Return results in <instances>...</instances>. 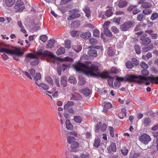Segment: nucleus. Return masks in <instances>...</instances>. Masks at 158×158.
<instances>
[{
  "mask_svg": "<svg viewBox=\"0 0 158 158\" xmlns=\"http://www.w3.org/2000/svg\"><path fill=\"white\" fill-rule=\"evenodd\" d=\"M100 139H99L97 138H95L94 145L96 148H98L100 145Z\"/></svg>",
  "mask_w": 158,
  "mask_h": 158,
  "instance_id": "obj_33",
  "label": "nucleus"
},
{
  "mask_svg": "<svg viewBox=\"0 0 158 158\" xmlns=\"http://www.w3.org/2000/svg\"><path fill=\"white\" fill-rule=\"evenodd\" d=\"M104 29V33L106 36L109 37H111L112 36V33L110 32V30H109L107 27H105Z\"/></svg>",
  "mask_w": 158,
  "mask_h": 158,
  "instance_id": "obj_24",
  "label": "nucleus"
},
{
  "mask_svg": "<svg viewBox=\"0 0 158 158\" xmlns=\"http://www.w3.org/2000/svg\"><path fill=\"white\" fill-rule=\"evenodd\" d=\"M121 152L124 156H125L127 154L128 150L127 149L123 148L121 149Z\"/></svg>",
  "mask_w": 158,
  "mask_h": 158,
  "instance_id": "obj_64",
  "label": "nucleus"
},
{
  "mask_svg": "<svg viewBox=\"0 0 158 158\" xmlns=\"http://www.w3.org/2000/svg\"><path fill=\"white\" fill-rule=\"evenodd\" d=\"M127 3L125 0H120L118 3V5L119 7H123L127 5Z\"/></svg>",
  "mask_w": 158,
  "mask_h": 158,
  "instance_id": "obj_21",
  "label": "nucleus"
},
{
  "mask_svg": "<svg viewBox=\"0 0 158 158\" xmlns=\"http://www.w3.org/2000/svg\"><path fill=\"white\" fill-rule=\"evenodd\" d=\"M85 14V16L88 18L90 17L91 11L89 7H86L84 10Z\"/></svg>",
  "mask_w": 158,
  "mask_h": 158,
  "instance_id": "obj_27",
  "label": "nucleus"
},
{
  "mask_svg": "<svg viewBox=\"0 0 158 158\" xmlns=\"http://www.w3.org/2000/svg\"><path fill=\"white\" fill-rule=\"evenodd\" d=\"M80 92L83 94L85 96H88L90 94V90L87 88H85L80 90Z\"/></svg>",
  "mask_w": 158,
  "mask_h": 158,
  "instance_id": "obj_12",
  "label": "nucleus"
},
{
  "mask_svg": "<svg viewBox=\"0 0 158 158\" xmlns=\"http://www.w3.org/2000/svg\"><path fill=\"white\" fill-rule=\"evenodd\" d=\"M68 81L71 83L75 84H76L77 82V81L75 77H74L72 76L69 77V79Z\"/></svg>",
  "mask_w": 158,
  "mask_h": 158,
  "instance_id": "obj_32",
  "label": "nucleus"
},
{
  "mask_svg": "<svg viewBox=\"0 0 158 158\" xmlns=\"http://www.w3.org/2000/svg\"><path fill=\"white\" fill-rule=\"evenodd\" d=\"M61 60L63 61H68L69 62H73V59L70 57L66 56L64 58H61Z\"/></svg>",
  "mask_w": 158,
  "mask_h": 158,
  "instance_id": "obj_36",
  "label": "nucleus"
},
{
  "mask_svg": "<svg viewBox=\"0 0 158 158\" xmlns=\"http://www.w3.org/2000/svg\"><path fill=\"white\" fill-rule=\"evenodd\" d=\"M38 54L39 55L42 56H49L53 58L55 57V56L52 52L48 51H45L43 52H38Z\"/></svg>",
  "mask_w": 158,
  "mask_h": 158,
  "instance_id": "obj_9",
  "label": "nucleus"
},
{
  "mask_svg": "<svg viewBox=\"0 0 158 158\" xmlns=\"http://www.w3.org/2000/svg\"><path fill=\"white\" fill-rule=\"evenodd\" d=\"M113 13L111 10H108L105 12V15L107 17H108L112 16Z\"/></svg>",
  "mask_w": 158,
  "mask_h": 158,
  "instance_id": "obj_48",
  "label": "nucleus"
},
{
  "mask_svg": "<svg viewBox=\"0 0 158 158\" xmlns=\"http://www.w3.org/2000/svg\"><path fill=\"white\" fill-rule=\"evenodd\" d=\"M135 52L137 54H139L140 53V47L138 45H135L134 46Z\"/></svg>",
  "mask_w": 158,
  "mask_h": 158,
  "instance_id": "obj_49",
  "label": "nucleus"
},
{
  "mask_svg": "<svg viewBox=\"0 0 158 158\" xmlns=\"http://www.w3.org/2000/svg\"><path fill=\"white\" fill-rule=\"evenodd\" d=\"M79 81L78 84L79 85H83L85 84V80L83 77H79Z\"/></svg>",
  "mask_w": 158,
  "mask_h": 158,
  "instance_id": "obj_43",
  "label": "nucleus"
},
{
  "mask_svg": "<svg viewBox=\"0 0 158 158\" xmlns=\"http://www.w3.org/2000/svg\"><path fill=\"white\" fill-rule=\"evenodd\" d=\"M72 144L71 146V147L73 151H74V149L78 148V147H79L78 143L76 142L75 141Z\"/></svg>",
  "mask_w": 158,
  "mask_h": 158,
  "instance_id": "obj_39",
  "label": "nucleus"
},
{
  "mask_svg": "<svg viewBox=\"0 0 158 158\" xmlns=\"http://www.w3.org/2000/svg\"><path fill=\"white\" fill-rule=\"evenodd\" d=\"M126 66L127 69H130L133 68L134 66L132 63L129 61L126 63Z\"/></svg>",
  "mask_w": 158,
  "mask_h": 158,
  "instance_id": "obj_38",
  "label": "nucleus"
},
{
  "mask_svg": "<svg viewBox=\"0 0 158 158\" xmlns=\"http://www.w3.org/2000/svg\"><path fill=\"white\" fill-rule=\"evenodd\" d=\"M131 61L132 63L136 66L138 65L139 63L138 60L135 58H133L132 59Z\"/></svg>",
  "mask_w": 158,
  "mask_h": 158,
  "instance_id": "obj_56",
  "label": "nucleus"
},
{
  "mask_svg": "<svg viewBox=\"0 0 158 158\" xmlns=\"http://www.w3.org/2000/svg\"><path fill=\"white\" fill-rule=\"evenodd\" d=\"M75 68L76 71H81L85 75L90 76L106 78L109 74L108 72L100 73L98 66L94 64L91 65L89 68L87 66L78 62L75 64Z\"/></svg>",
  "mask_w": 158,
  "mask_h": 158,
  "instance_id": "obj_1",
  "label": "nucleus"
},
{
  "mask_svg": "<svg viewBox=\"0 0 158 158\" xmlns=\"http://www.w3.org/2000/svg\"><path fill=\"white\" fill-rule=\"evenodd\" d=\"M109 74H108V77H106V78H109V79L108 80V85H109V86L110 87L113 86V81L112 79V78L109 75Z\"/></svg>",
  "mask_w": 158,
  "mask_h": 158,
  "instance_id": "obj_29",
  "label": "nucleus"
},
{
  "mask_svg": "<svg viewBox=\"0 0 158 158\" xmlns=\"http://www.w3.org/2000/svg\"><path fill=\"white\" fill-rule=\"evenodd\" d=\"M80 16V15L79 14L75 13L70 16L69 17L67 18V19L68 20H70L78 18Z\"/></svg>",
  "mask_w": 158,
  "mask_h": 158,
  "instance_id": "obj_23",
  "label": "nucleus"
},
{
  "mask_svg": "<svg viewBox=\"0 0 158 158\" xmlns=\"http://www.w3.org/2000/svg\"><path fill=\"white\" fill-rule=\"evenodd\" d=\"M107 150L109 153H111L112 152H115L116 151V145L114 143L112 142L107 148Z\"/></svg>",
  "mask_w": 158,
  "mask_h": 158,
  "instance_id": "obj_10",
  "label": "nucleus"
},
{
  "mask_svg": "<svg viewBox=\"0 0 158 158\" xmlns=\"http://www.w3.org/2000/svg\"><path fill=\"white\" fill-rule=\"evenodd\" d=\"M82 49V47L79 45L76 46L74 48V50L76 52H80Z\"/></svg>",
  "mask_w": 158,
  "mask_h": 158,
  "instance_id": "obj_54",
  "label": "nucleus"
},
{
  "mask_svg": "<svg viewBox=\"0 0 158 158\" xmlns=\"http://www.w3.org/2000/svg\"><path fill=\"white\" fill-rule=\"evenodd\" d=\"M34 59V60L30 62V64L32 66H36L39 63V60L33 53H28L27 54L24 61L26 63H28L32 59Z\"/></svg>",
  "mask_w": 158,
  "mask_h": 158,
  "instance_id": "obj_3",
  "label": "nucleus"
},
{
  "mask_svg": "<svg viewBox=\"0 0 158 158\" xmlns=\"http://www.w3.org/2000/svg\"><path fill=\"white\" fill-rule=\"evenodd\" d=\"M151 140V139L150 136L145 134H143L141 135L139 138V140L141 143L145 144H148Z\"/></svg>",
  "mask_w": 158,
  "mask_h": 158,
  "instance_id": "obj_6",
  "label": "nucleus"
},
{
  "mask_svg": "<svg viewBox=\"0 0 158 158\" xmlns=\"http://www.w3.org/2000/svg\"><path fill=\"white\" fill-rule=\"evenodd\" d=\"M23 5V3L21 2V0H18L17 1L14 7L15 9H18V11H22L24 8Z\"/></svg>",
  "mask_w": 158,
  "mask_h": 158,
  "instance_id": "obj_7",
  "label": "nucleus"
},
{
  "mask_svg": "<svg viewBox=\"0 0 158 158\" xmlns=\"http://www.w3.org/2000/svg\"><path fill=\"white\" fill-rule=\"evenodd\" d=\"M100 32L97 29H95L94 31V35L96 37H99V36Z\"/></svg>",
  "mask_w": 158,
  "mask_h": 158,
  "instance_id": "obj_58",
  "label": "nucleus"
},
{
  "mask_svg": "<svg viewBox=\"0 0 158 158\" xmlns=\"http://www.w3.org/2000/svg\"><path fill=\"white\" fill-rule=\"evenodd\" d=\"M40 38L42 42H44L47 40L48 37L46 35H42L40 36Z\"/></svg>",
  "mask_w": 158,
  "mask_h": 158,
  "instance_id": "obj_51",
  "label": "nucleus"
},
{
  "mask_svg": "<svg viewBox=\"0 0 158 158\" xmlns=\"http://www.w3.org/2000/svg\"><path fill=\"white\" fill-rule=\"evenodd\" d=\"M88 54L90 56L93 57H96L97 55V52L93 47L91 48L89 50Z\"/></svg>",
  "mask_w": 158,
  "mask_h": 158,
  "instance_id": "obj_11",
  "label": "nucleus"
},
{
  "mask_svg": "<svg viewBox=\"0 0 158 158\" xmlns=\"http://www.w3.org/2000/svg\"><path fill=\"white\" fill-rule=\"evenodd\" d=\"M109 130L110 131V134L111 136L112 137L114 136V128L112 127L109 126Z\"/></svg>",
  "mask_w": 158,
  "mask_h": 158,
  "instance_id": "obj_50",
  "label": "nucleus"
},
{
  "mask_svg": "<svg viewBox=\"0 0 158 158\" xmlns=\"http://www.w3.org/2000/svg\"><path fill=\"white\" fill-rule=\"evenodd\" d=\"M65 51L63 47H60L56 51V54L58 55H60L65 53Z\"/></svg>",
  "mask_w": 158,
  "mask_h": 158,
  "instance_id": "obj_31",
  "label": "nucleus"
},
{
  "mask_svg": "<svg viewBox=\"0 0 158 158\" xmlns=\"http://www.w3.org/2000/svg\"><path fill=\"white\" fill-rule=\"evenodd\" d=\"M91 35L90 32H82L80 35V37L84 39H89Z\"/></svg>",
  "mask_w": 158,
  "mask_h": 158,
  "instance_id": "obj_16",
  "label": "nucleus"
},
{
  "mask_svg": "<svg viewBox=\"0 0 158 158\" xmlns=\"http://www.w3.org/2000/svg\"><path fill=\"white\" fill-rule=\"evenodd\" d=\"M158 17V14L157 13H154L151 15L150 19L152 20H153L156 19Z\"/></svg>",
  "mask_w": 158,
  "mask_h": 158,
  "instance_id": "obj_47",
  "label": "nucleus"
},
{
  "mask_svg": "<svg viewBox=\"0 0 158 158\" xmlns=\"http://www.w3.org/2000/svg\"><path fill=\"white\" fill-rule=\"evenodd\" d=\"M151 40L150 38L147 37L142 41L141 44L144 46H146L150 44Z\"/></svg>",
  "mask_w": 158,
  "mask_h": 158,
  "instance_id": "obj_14",
  "label": "nucleus"
},
{
  "mask_svg": "<svg viewBox=\"0 0 158 158\" xmlns=\"http://www.w3.org/2000/svg\"><path fill=\"white\" fill-rule=\"evenodd\" d=\"M81 158H90L89 155L88 153L85 154H82L80 155Z\"/></svg>",
  "mask_w": 158,
  "mask_h": 158,
  "instance_id": "obj_63",
  "label": "nucleus"
},
{
  "mask_svg": "<svg viewBox=\"0 0 158 158\" xmlns=\"http://www.w3.org/2000/svg\"><path fill=\"white\" fill-rule=\"evenodd\" d=\"M75 139L73 136H69L67 137V141L69 143H72L75 142Z\"/></svg>",
  "mask_w": 158,
  "mask_h": 158,
  "instance_id": "obj_30",
  "label": "nucleus"
},
{
  "mask_svg": "<svg viewBox=\"0 0 158 158\" xmlns=\"http://www.w3.org/2000/svg\"><path fill=\"white\" fill-rule=\"evenodd\" d=\"M120 71V70L118 69L116 67H113L110 70V72H107L109 73V74H110V73H114L115 74H118L119 72Z\"/></svg>",
  "mask_w": 158,
  "mask_h": 158,
  "instance_id": "obj_26",
  "label": "nucleus"
},
{
  "mask_svg": "<svg viewBox=\"0 0 158 158\" xmlns=\"http://www.w3.org/2000/svg\"><path fill=\"white\" fill-rule=\"evenodd\" d=\"M102 123L100 122L95 126V132H98L100 128V126H101Z\"/></svg>",
  "mask_w": 158,
  "mask_h": 158,
  "instance_id": "obj_59",
  "label": "nucleus"
},
{
  "mask_svg": "<svg viewBox=\"0 0 158 158\" xmlns=\"http://www.w3.org/2000/svg\"><path fill=\"white\" fill-rule=\"evenodd\" d=\"M116 80H117L114 82V85L116 87H118L120 85V83L119 81H126L129 82H136L139 84L143 83L144 81L148 80L147 77L141 76H136L134 75H129L125 77H119L116 76Z\"/></svg>",
  "mask_w": 158,
  "mask_h": 158,
  "instance_id": "obj_2",
  "label": "nucleus"
},
{
  "mask_svg": "<svg viewBox=\"0 0 158 158\" xmlns=\"http://www.w3.org/2000/svg\"><path fill=\"white\" fill-rule=\"evenodd\" d=\"M74 120L75 122L78 123H81L82 121L81 117L79 116L74 117Z\"/></svg>",
  "mask_w": 158,
  "mask_h": 158,
  "instance_id": "obj_41",
  "label": "nucleus"
},
{
  "mask_svg": "<svg viewBox=\"0 0 158 158\" xmlns=\"http://www.w3.org/2000/svg\"><path fill=\"white\" fill-rule=\"evenodd\" d=\"M101 126L100 130L102 131H104L106 130L107 128V125L105 123H103Z\"/></svg>",
  "mask_w": 158,
  "mask_h": 158,
  "instance_id": "obj_61",
  "label": "nucleus"
},
{
  "mask_svg": "<svg viewBox=\"0 0 158 158\" xmlns=\"http://www.w3.org/2000/svg\"><path fill=\"white\" fill-rule=\"evenodd\" d=\"M143 18V15L142 14H139L137 17V19L139 21H142Z\"/></svg>",
  "mask_w": 158,
  "mask_h": 158,
  "instance_id": "obj_60",
  "label": "nucleus"
},
{
  "mask_svg": "<svg viewBox=\"0 0 158 158\" xmlns=\"http://www.w3.org/2000/svg\"><path fill=\"white\" fill-rule=\"evenodd\" d=\"M150 26H147L146 24H143L142 25H140V27L141 30H143L145 33V31L146 30H150V28H149Z\"/></svg>",
  "mask_w": 158,
  "mask_h": 158,
  "instance_id": "obj_34",
  "label": "nucleus"
},
{
  "mask_svg": "<svg viewBox=\"0 0 158 158\" xmlns=\"http://www.w3.org/2000/svg\"><path fill=\"white\" fill-rule=\"evenodd\" d=\"M46 81L50 83L51 85H53V83L52 78L49 77H46Z\"/></svg>",
  "mask_w": 158,
  "mask_h": 158,
  "instance_id": "obj_55",
  "label": "nucleus"
},
{
  "mask_svg": "<svg viewBox=\"0 0 158 158\" xmlns=\"http://www.w3.org/2000/svg\"><path fill=\"white\" fill-rule=\"evenodd\" d=\"M108 55L110 56L113 55L114 54V52L112 50V49L111 48H110L108 49L107 52Z\"/></svg>",
  "mask_w": 158,
  "mask_h": 158,
  "instance_id": "obj_57",
  "label": "nucleus"
},
{
  "mask_svg": "<svg viewBox=\"0 0 158 158\" xmlns=\"http://www.w3.org/2000/svg\"><path fill=\"white\" fill-rule=\"evenodd\" d=\"M140 66L142 68L146 69L148 68V65L144 62H142L140 64Z\"/></svg>",
  "mask_w": 158,
  "mask_h": 158,
  "instance_id": "obj_42",
  "label": "nucleus"
},
{
  "mask_svg": "<svg viewBox=\"0 0 158 158\" xmlns=\"http://www.w3.org/2000/svg\"><path fill=\"white\" fill-rule=\"evenodd\" d=\"M150 79L152 80V82H155L156 84H158V77H151Z\"/></svg>",
  "mask_w": 158,
  "mask_h": 158,
  "instance_id": "obj_53",
  "label": "nucleus"
},
{
  "mask_svg": "<svg viewBox=\"0 0 158 158\" xmlns=\"http://www.w3.org/2000/svg\"><path fill=\"white\" fill-rule=\"evenodd\" d=\"M134 23L133 21H127L121 25L120 28L123 31H127L134 26Z\"/></svg>",
  "mask_w": 158,
  "mask_h": 158,
  "instance_id": "obj_5",
  "label": "nucleus"
},
{
  "mask_svg": "<svg viewBox=\"0 0 158 158\" xmlns=\"http://www.w3.org/2000/svg\"><path fill=\"white\" fill-rule=\"evenodd\" d=\"M105 108L106 109H109L112 107V104L110 102L106 103L104 106Z\"/></svg>",
  "mask_w": 158,
  "mask_h": 158,
  "instance_id": "obj_62",
  "label": "nucleus"
},
{
  "mask_svg": "<svg viewBox=\"0 0 158 158\" xmlns=\"http://www.w3.org/2000/svg\"><path fill=\"white\" fill-rule=\"evenodd\" d=\"M74 103L73 101H68L67 104L64 106V108L65 110H66L69 107L73 106Z\"/></svg>",
  "mask_w": 158,
  "mask_h": 158,
  "instance_id": "obj_25",
  "label": "nucleus"
},
{
  "mask_svg": "<svg viewBox=\"0 0 158 158\" xmlns=\"http://www.w3.org/2000/svg\"><path fill=\"white\" fill-rule=\"evenodd\" d=\"M153 47L152 45H150L147 47H144L142 48V51L144 52H147L151 50Z\"/></svg>",
  "mask_w": 158,
  "mask_h": 158,
  "instance_id": "obj_35",
  "label": "nucleus"
},
{
  "mask_svg": "<svg viewBox=\"0 0 158 158\" xmlns=\"http://www.w3.org/2000/svg\"><path fill=\"white\" fill-rule=\"evenodd\" d=\"M66 128L68 130H71L72 129L73 126L70 123V121L69 119L66 120L65 122Z\"/></svg>",
  "mask_w": 158,
  "mask_h": 158,
  "instance_id": "obj_22",
  "label": "nucleus"
},
{
  "mask_svg": "<svg viewBox=\"0 0 158 158\" xmlns=\"http://www.w3.org/2000/svg\"><path fill=\"white\" fill-rule=\"evenodd\" d=\"M41 78V75L40 73H37L35 76L34 79L36 81H38Z\"/></svg>",
  "mask_w": 158,
  "mask_h": 158,
  "instance_id": "obj_45",
  "label": "nucleus"
},
{
  "mask_svg": "<svg viewBox=\"0 0 158 158\" xmlns=\"http://www.w3.org/2000/svg\"><path fill=\"white\" fill-rule=\"evenodd\" d=\"M67 77L65 76H63L61 78V84L63 87H65L67 85Z\"/></svg>",
  "mask_w": 158,
  "mask_h": 158,
  "instance_id": "obj_15",
  "label": "nucleus"
},
{
  "mask_svg": "<svg viewBox=\"0 0 158 158\" xmlns=\"http://www.w3.org/2000/svg\"><path fill=\"white\" fill-rule=\"evenodd\" d=\"M152 10L151 9H146L143 10V14L146 15H149L152 13Z\"/></svg>",
  "mask_w": 158,
  "mask_h": 158,
  "instance_id": "obj_44",
  "label": "nucleus"
},
{
  "mask_svg": "<svg viewBox=\"0 0 158 158\" xmlns=\"http://www.w3.org/2000/svg\"><path fill=\"white\" fill-rule=\"evenodd\" d=\"M71 47V41L69 40H67L65 41V47L69 48Z\"/></svg>",
  "mask_w": 158,
  "mask_h": 158,
  "instance_id": "obj_46",
  "label": "nucleus"
},
{
  "mask_svg": "<svg viewBox=\"0 0 158 158\" xmlns=\"http://www.w3.org/2000/svg\"><path fill=\"white\" fill-rule=\"evenodd\" d=\"M153 31L150 30H146L145 31V33H147L151 35V37L153 39H156L157 37V35L155 33H153Z\"/></svg>",
  "mask_w": 158,
  "mask_h": 158,
  "instance_id": "obj_18",
  "label": "nucleus"
},
{
  "mask_svg": "<svg viewBox=\"0 0 158 158\" xmlns=\"http://www.w3.org/2000/svg\"><path fill=\"white\" fill-rule=\"evenodd\" d=\"M35 83L38 86L41 87L44 90H46L49 89V86L43 83H41L39 84L37 82H36Z\"/></svg>",
  "mask_w": 158,
  "mask_h": 158,
  "instance_id": "obj_20",
  "label": "nucleus"
},
{
  "mask_svg": "<svg viewBox=\"0 0 158 158\" xmlns=\"http://www.w3.org/2000/svg\"><path fill=\"white\" fill-rule=\"evenodd\" d=\"M89 43L93 45L96 44L98 43L97 40L93 38L90 39L89 40Z\"/></svg>",
  "mask_w": 158,
  "mask_h": 158,
  "instance_id": "obj_40",
  "label": "nucleus"
},
{
  "mask_svg": "<svg viewBox=\"0 0 158 158\" xmlns=\"http://www.w3.org/2000/svg\"><path fill=\"white\" fill-rule=\"evenodd\" d=\"M10 48V46L9 45H4L2 46L0 44V52H5L7 53H11V52L9 51V50Z\"/></svg>",
  "mask_w": 158,
  "mask_h": 158,
  "instance_id": "obj_8",
  "label": "nucleus"
},
{
  "mask_svg": "<svg viewBox=\"0 0 158 158\" xmlns=\"http://www.w3.org/2000/svg\"><path fill=\"white\" fill-rule=\"evenodd\" d=\"M55 42V40H48V44L46 45V47L52 48L54 46V44Z\"/></svg>",
  "mask_w": 158,
  "mask_h": 158,
  "instance_id": "obj_19",
  "label": "nucleus"
},
{
  "mask_svg": "<svg viewBox=\"0 0 158 158\" xmlns=\"http://www.w3.org/2000/svg\"><path fill=\"white\" fill-rule=\"evenodd\" d=\"M9 51L11 52V53H7V54L11 55H14L13 58L15 60L17 61L19 60V56H22L23 54V52H21L19 48H16L14 50H11L10 47L9 50Z\"/></svg>",
  "mask_w": 158,
  "mask_h": 158,
  "instance_id": "obj_4",
  "label": "nucleus"
},
{
  "mask_svg": "<svg viewBox=\"0 0 158 158\" xmlns=\"http://www.w3.org/2000/svg\"><path fill=\"white\" fill-rule=\"evenodd\" d=\"M151 122L150 119L149 118H146L144 119L143 121V124L144 125L148 126Z\"/></svg>",
  "mask_w": 158,
  "mask_h": 158,
  "instance_id": "obj_37",
  "label": "nucleus"
},
{
  "mask_svg": "<svg viewBox=\"0 0 158 158\" xmlns=\"http://www.w3.org/2000/svg\"><path fill=\"white\" fill-rule=\"evenodd\" d=\"M152 6L151 3L145 2H143L141 6L143 8L146 9L151 7Z\"/></svg>",
  "mask_w": 158,
  "mask_h": 158,
  "instance_id": "obj_17",
  "label": "nucleus"
},
{
  "mask_svg": "<svg viewBox=\"0 0 158 158\" xmlns=\"http://www.w3.org/2000/svg\"><path fill=\"white\" fill-rule=\"evenodd\" d=\"M111 30L113 32L115 33H118L119 32V30L115 26L112 27Z\"/></svg>",
  "mask_w": 158,
  "mask_h": 158,
  "instance_id": "obj_52",
  "label": "nucleus"
},
{
  "mask_svg": "<svg viewBox=\"0 0 158 158\" xmlns=\"http://www.w3.org/2000/svg\"><path fill=\"white\" fill-rule=\"evenodd\" d=\"M15 2V0H6V4L7 6L10 7L12 6Z\"/></svg>",
  "mask_w": 158,
  "mask_h": 158,
  "instance_id": "obj_28",
  "label": "nucleus"
},
{
  "mask_svg": "<svg viewBox=\"0 0 158 158\" xmlns=\"http://www.w3.org/2000/svg\"><path fill=\"white\" fill-rule=\"evenodd\" d=\"M72 97L70 98V100H81L82 97L78 93H76L74 94H72Z\"/></svg>",
  "mask_w": 158,
  "mask_h": 158,
  "instance_id": "obj_13",
  "label": "nucleus"
}]
</instances>
